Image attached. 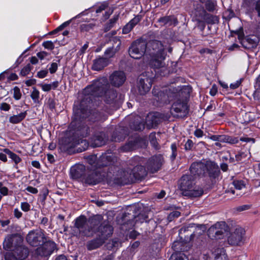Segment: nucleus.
<instances>
[{"label": "nucleus", "mask_w": 260, "mask_h": 260, "mask_svg": "<svg viewBox=\"0 0 260 260\" xmlns=\"http://www.w3.org/2000/svg\"><path fill=\"white\" fill-rule=\"evenodd\" d=\"M108 85L107 80L105 78H102L93 82L92 84L87 86L83 91V98L80 103V107L74 106L73 108L74 116L76 119L86 118L88 116L90 117V119L93 121L102 120L103 119L99 112L90 113L87 109L82 108V107L87 103L92 102L94 98L101 96L104 94V101L107 104L112 105L113 107L116 102L117 93L114 89H109L105 91Z\"/></svg>", "instance_id": "obj_1"}, {"label": "nucleus", "mask_w": 260, "mask_h": 260, "mask_svg": "<svg viewBox=\"0 0 260 260\" xmlns=\"http://www.w3.org/2000/svg\"><path fill=\"white\" fill-rule=\"evenodd\" d=\"M128 52L131 57L134 59L140 58L146 53L149 63L155 68L165 66L164 61L166 54L162 43L158 41H152L146 44L145 41L138 40L132 44Z\"/></svg>", "instance_id": "obj_2"}, {"label": "nucleus", "mask_w": 260, "mask_h": 260, "mask_svg": "<svg viewBox=\"0 0 260 260\" xmlns=\"http://www.w3.org/2000/svg\"><path fill=\"white\" fill-rule=\"evenodd\" d=\"M23 239L18 234L8 236L3 242V247L5 250L12 248V252L17 257L18 260H23L28 254V249L22 245Z\"/></svg>", "instance_id": "obj_3"}, {"label": "nucleus", "mask_w": 260, "mask_h": 260, "mask_svg": "<svg viewBox=\"0 0 260 260\" xmlns=\"http://www.w3.org/2000/svg\"><path fill=\"white\" fill-rule=\"evenodd\" d=\"M101 216H96L88 220L81 216L76 219L75 227L83 236H90L95 233L96 227L100 223Z\"/></svg>", "instance_id": "obj_4"}, {"label": "nucleus", "mask_w": 260, "mask_h": 260, "mask_svg": "<svg viewBox=\"0 0 260 260\" xmlns=\"http://www.w3.org/2000/svg\"><path fill=\"white\" fill-rule=\"evenodd\" d=\"M190 174H185L182 176L180 180L179 188L185 196L199 197L202 195V190L194 189L195 180Z\"/></svg>", "instance_id": "obj_5"}, {"label": "nucleus", "mask_w": 260, "mask_h": 260, "mask_svg": "<svg viewBox=\"0 0 260 260\" xmlns=\"http://www.w3.org/2000/svg\"><path fill=\"white\" fill-rule=\"evenodd\" d=\"M214 168L211 162H194L190 167L189 174L196 179L207 175L211 176Z\"/></svg>", "instance_id": "obj_6"}, {"label": "nucleus", "mask_w": 260, "mask_h": 260, "mask_svg": "<svg viewBox=\"0 0 260 260\" xmlns=\"http://www.w3.org/2000/svg\"><path fill=\"white\" fill-rule=\"evenodd\" d=\"M229 227L224 221L217 222L208 230V235L211 238L222 239L228 235Z\"/></svg>", "instance_id": "obj_7"}, {"label": "nucleus", "mask_w": 260, "mask_h": 260, "mask_svg": "<svg viewBox=\"0 0 260 260\" xmlns=\"http://www.w3.org/2000/svg\"><path fill=\"white\" fill-rule=\"evenodd\" d=\"M26 239L27 242L32 246H37L48 241L45 235L44 231L40 229L30 231Z\"/></svg>", "instance_id": "obj_8"}, {"label": "nucleus", "mask_w": 260, "mask_h": 260, "mask_svg": "<svg viewBox=\"0 0 260 260\" xmlns=\"http://www.w3.org/2000/svg\"><path fill=\"white\" fill-rule=\"evenodd\" d=\"M245 231L241 227L236 228L234 231L230 233L227 242L231 246H241L244 243Z\"/></svg>", "instance_id": "obj_9"}, {"label": "nucleus", "mask_w": 260, "mask_h": 260, "mask_svg": "<svg viewBox=\"0 0 260 260\" xmlns=\"http://www.w3.org/2000/svg\"><path fill=\"white\" fill-rule=\"evenodd\" d=\"M42 245L38 247L35 251V254L40 256H48L54 251L56 248L55 242L48 240L42 244Z\"/></svg>", "instance_id": "obj_10"}, {"label": "nucleus", "mask_w": 260, "mask_h": 260, "mask_svg": "<svg viewBox=\"0 0 260 260\" xmlns=\"http://www.w3.org/2000/svg\"><path fill=\"white\" fill-rule=\"evenodd\" d=\"M171 112L174 116L181 117L187 113V103L181 100H177L172 105Z\"/></svg>", "instance_id": "obj_11"}, {"label": "nucleus", "mask_w": 260, "mask_h": 260, "mask_svg": "<svg viewBox=\"0 0 260 260\" xmlns=\"http://www.w3.org/2000/svg\"><path fill=\"white\" fill-rule=\"evenodd\" d=\"M164 158L161 154L156 155L151 157L147 163V168L152 173L157 172L160 168Z\"/></svg>", "instance_id": "obj_12"}, {"label": "nucleus", "mask_w": 260, "mask_h": 260, "mask_svg": "<svg viewBox=\"0 0 260 260\" xmlns=\"http://www.w3.org/2000/svg\"><path fill=\"white\" fill-rule=\"evenodd\" d=\"M85 167L82 164H77L71 167L70 169V176L73 179L79 180L83 181L85 176L84 174Z\"/></svg>", "instance_id": "obj_13"}, {"label": "nucleus", "mask_w": 260, "mask_h": 260, "mask_svg": "<svg viewBox=\"0 0 260 260\" xmlns=\"http://www.w3.org/2000/svg\"><path fill=\"white\" fill-rule=\"evenodd\" d=\"M126 79L123 72H114L110 77L111 83L114 86L119 87L123 84Z\"/></svg>", "instance_id": "obj_14"}, {"label": "nucleus", "mask_w": 260, "mask_h": 260, "mask_svg": "<svg viewBox=\"0 0 260 260\" xmlns=\"http://www.w3.org/2000/svg\"><path fill=\"white\" fill-rule=\"evenodd\" d=\"M151 80L150 79L146 78L145 79L140 78L138 88L140 94H145L148 92L151 87Z\"/></svg>", "instance_id": "obj_15"}, {"label": "nucleus", "mask_w": 260, "mask_h": 260, "mask_svg": "<svg viewBox=\"0 0 260 260\" xmlns=\"http://www.w3.org/2000/svg\"><path fill=\"white\" fill-rule=\"evenodd\" d=\"M260 35L256 36L254 35H251L246 37V38L243 41V46L247 49H252L256 47L259 42V38Z\"/></svg>", "instance_id": "obj_16"}, {"label": "nucleus", "mask_w": 260, "mask_h": 260, "mask_svg": "<svg viewBox=\"0 0 260 260\" xmlns=\"http://www.w3.org/2000/svg\"><path fill=\"white\" fill-rule=\"evenodd\" d=\"M101 179V175L95 172L85 177L82 182L89 185H95L100 182Z\"/></svg>", "instance_id": "obj_17"}, {"label": "nucleus", "mask_w": 260, "mask_h": 260, "mask_svg": "<svg viewBox=\"0 0 260 260\" xmlns=\"http://www.w3.org/2000/svg\"><path fill=\"white\" fill-rule=\"evenodd\" d=\"M243 6L249 10L254 8L257 11L258 16H260V0H244Z\"/></svg>", "instance_id": "obj_18"}, {"label": "nucleus", "mask_w": 260, "mask_h": 260, "mask_svg": "<svg viewBox=\"0 0 260 260\" xmlns=\"http://www.w3.org/2000/svg\"><path fill=\"white\" fill-rule=\"evenodd\" d=\"M106 140L105 134L102 132L99 133L93 137L92 145L93 147L102 146L105 144Z\"/></svg>", "instance_id": "obj_19"}, {"label": "nucleus", "mask_w": 260, "mask_h": 260, "mask_svg": "<svg viewBox=\"0 0 260 260\" xmlns=\"http://www.w3.org/2000/svg\"><path fill=\"white\" fill-rule=\"evenodd\" d=\"M140 20L141 17L140 16L137 15L135 16L123 26L122 33L123 34H127L129 33Z\"/></svg>", "instance_id": "obj_20"}, {"label": "nucleus", "mask_w": 260, "mask_h": 260, "mask_svg": "<svg viewBox=\"0 0 260 260\" xmlns=\"http://www.w3.org/2000/svg\"><path fill=\"white\" fill-rule=\"evenodd\" d=\"M99 230L101 233V238L104 241L108 237L112 235L113 229L111 225L106 223L101 225Z\"/></svg>", "instance_id": "obj_21"}, {"label": "nucleus", "mask_w": 260, "mask_h": 260, "mask_svg": "<svg viewBox=\"0 0 260 260\" xmlns=\"http://www.w3.org/2000/svg\"><path fill=\"white\" fill-rule=\"evenodd\" d=\"M108 64V60L104 57H99L93 60L92 70L100 71Z\"/></svg>", "instance_id": "obj_22"}, {"label": "nucleus", "mask_w": 260, "mask_h": 260, "mask_svg": "<svg viewBox=\"0 0 260 260\" xmlns=\"http://www.w3.org/2000/svg\"><path fill=\"white\" fill-rule=\"evenodd\" d=\"M206 14V12L203 7L201 6L198 7L192 12L193 19L197 21H204Z\"/></svg>", "instance_id": "obj_23"}, {"label": "nucleus", "mask_w": 260, "mask_h": 260, "mask_svg": "<svg viewBox=\"0 0 260 260\" xmlns=\"http://www.w3.org/2000/svg\"><path fill=\"white\" fill-rule=\"evenodd\" d=\"M212 254L214 260H229L225 250L223 248L215 249Z\"/></svg>", "instance_id": "obj_24"}, {"label": "nucleus", "mask_w": 260, "mask_h": 260, "mask_svg": "<svg viewBox=\"0 0 260 260\" xmlns=\"http://www.w3.org/2000/svg\"><path fill=\"white\" fill-rule=\"evenodd\" d=\"M158 21L162 25L168 26L176 25L178 23L177 19L174 16H166L160 18Z\"/></svg>", "instance_id": "obj_25"}, {"label": "nucleus", "mask_w": 260, "mask_h": 260, "mask_svg": "<svg viewBox=\"0 0 260 260\" xmlns=\"http://www.w3.org/2000/svg\"><path fill=\"white\" fill-rule=\"evenodd\" d=\"M3 152L6 154H8L9 157L14 162L15 165L14 167L16 169H18V164L21 161V158L16 154L11 151L8 148H5L3 149Z\"/></svg>", "instance_id": "obj_26"}, {"label": "nucleus", "mask_w": 260, "mask_h": 260, "mask_svg": "<svg viewBox=\"0 0 260 260\" xmlns=\"http://www.w3.org/2000/svg\"><path fill=\"white\" fill-rule=\"evenodd\" d=\"M27 112L24 111L18 115H14L9 118V122L13 124H17L22 121L26 116Z\"/></svg>", "instance_id": "obj_27"}, {"label": "nucleus", "mask_w": 260, "mask_h": 260, "mask_svg": "<svg viewBox=\"0 0 260 260\" xmlns=\"http://www.w3.org/2000/svg\"><path fill=\"white\" fill-rule=\"evenodd\" d=\"M87 10H85V11L81 12L80 13H79V14H78L77 15H76V16H75L74 17L72 18L71 19H70V20H68L67 21L64 22L62 24H61L60 26H59L56 29H55L52 33L54 34L55 32H56L57 31H60V30H62L64 27H66V26H67L68 25H69L70 24V23L71 22L72 20L78 18H79L81 16H83V15H86L87 13H86V11Z\"/></svg>", "instance_id": "obj_28"}, {"label": "nucleus", "mask_w": 260, "mask_h": 260, "mask_svg": "<svg viewBox=\"0 0 260 260\" xmlns=\"http://www.w3.org/2000/svg\"><path fill=\"white\" fill-rule=\"evenodd\" d=\"M59 85V82L57 81H54L50 84H41L40 85L42 89L44 91L48 92L51 90H55Z\"/></svg>", "instance_id": "obj_29"}, {"label": "nucleus", "mask_w": 260, "mask_h": 260, "mask_svg": "<svg viewBox=\"0 0 260 260\" xmlns=\"http://www.w3.org/2000/svg\"><path fill=\"white\" fill-rule=\"evenodd\" d=\"M221 142L226 143L231 145L237 144L239 140L238 137L230 136L226 135H222Z\"/></svg>", "instance_id": "obj_30"}, {"label": "nucleus", "mask_w": 260, "mask_h": 260, "mask_svg": "<svg viewBox=\"0 0 260 260\" xmlns=\"http://www.w3.org/2000/svg\"><path fill=\"white\" fill-rule=\"evenodd\" d=\"M104 241L101 238L100 239L93 240L90 241L87 244V248L88 250H93L99 247Z\"/></svg>", "instance_id": "obj_31"}, {"label": "nucleus", "mask_w": 260, "mask_h": 260, "mask_svg": "<svg viewBox=\"0 0 260 260\" xmlns=\"http://www.w3.org/2000/svg\"><path fill=\"white\" fill-rule=\"evenodd\" d=\"M100 160L102 161V164H100V166H102L109 165L113 161L112 156L110 153L103 155L100 158Z\"/></svg>", "instance_id": "obj_32"}, {"label": "nucleus", "mask_w": 260, "mask_h": 260, "mask_svg": "<svg viewBox=\"0 0 260 260\" xmlns=\"http://www.w3.org/2000/svg\"><path fill=\"white\" fill-rule=\"evenodd\" d=\"M186 255L182 252H176L172 254L170 260H186Z\"/></svg>", "instance_id": "obj_33"}, {"label": "nucleus", "mask_w": 260, "mask_h": 260, "mask_svg": "<svg viewBox=\"0 0 260 260\" xmlns=\"http://www.w3.org/2000/svg\"><path fill=\"white\" fill-rule=\"evenodd\" d=\"M204 21L208 24H214L218 22V19L216 16L207 13Z\"/></svg>", "instance_id": "obj_34"}, {"label": "nucleus", "mask_w": 260, "mask_h": 260, "mask_svg": "<svg viewBox=\"0 0 260 260\" xmlns=\"http://www.w3.org/2000/svg\"><path fill=\"white\" fill-rule=\"evenodd\" d=\"M33 90L31 93L30 97L32 99V101L34 103H38L39 99L40 98V92L35 87L32 88Z\"/></svg>", "instance_id": "obj_35"}, {"label": "nucleus", "mask_w": 260, "mask_h": 260, "mask_svg": "<svg viewBox=\"0 0 260 260\" xmlns=\"http://www.w3.org/2000/svg\"><path fill=\"white\" fill-rule=\"evenodd\" d=\"M9 190L7 187L4 185L2 182H0V195L1 196H7L9 194Z\"/></svg>", "instance_id": "obj_36"}, {"label": "nucleus", "mask_w": 260, "mask_h": 260, "mask_svg": "<svg viewBox=\"0 0 260 260\" xmlns=\"http://www.w3.org/2000/svg\"><path fill=\"white\" fill-rule=\"evenodd\" d=\"M233 183L237 190H241L245 187V184L242 180H235Z\"/></svg>", "instance_id": "obj_37"}, {"label": "nucleus", "mask_w": 260, "mask_h": 260, "mask_svg": "<svg viewBox=\"0 0 260 260\" xmlns=\"http://www.w3.org/2000/svg\"><path fill=\"white\" fill-rule=\"evenodd\" d=\"M13 98L16 100H19L21 98V92L20 88L18 86H15L13 88Z\"/></svg>", "instance_id": "obj_38"}, {"label": "nucleus", "mask_w": 260, "mask_h": 260, "mask_svg": "<svg viewBox=\"0 0 260 260\" xmlns=\"http://www.w3.org/2000/svg\"><path fill=\"white\" fill-rule=\"evenodd\" d=\"M95 24L93 23L83 24L80 25V29L82 31H88L92 29Z\"/></svg>", "instance_id": "obj_39"}, {"label": "nucleus", "mask_w": 260, "mask_h": 260, "mask_svg": "<svg viewBox=\"0 0 260 260\" xmlns=\"http://www.w3.org/2000/svg\"><path fill=\"white\" fill-rule=\"evenodd\" d=\"M118 51L116 50V47L115 49L113 47L109 48L105 51V54L108 57H112Z\"/></svg>", "instance_id": "obj_40"}, {"label": "nucleus", "mask_w": 260, "mask_h": 260, "mask_svg": "<svg viewBox=\"0 0 260 260\" xmlns=\"http://www.w3.org/2000/svg\"><path fill=\"white\" fill-rule=\"evenodd\" d=\"M206 3V8L209 11H213L215 9L216 4L208 0L205 2Z\"/></svg>", "instance_id": "obj_41"}, {"label": "nucleus", "mask_w": 260, "mask_h": 260, "mask_svg": "<svg viewBox=\"0 0 260 260\" xmlns=\"http://www.w3.org/2000/svg\"><path fill=\"white\" fill-rule=\"evenodd\" d=\"M247 152H239L235 155L236 160L239 161L247 157Z\"/></svg>", "instance_id": "obj_42"}, {"label": "nucleus", "mask_w": 260, "mask_h": 260, "mask_svg": "<svg viewBox=\"0 0 260 260\" xmlns=\"http://www.w3.org/2000/svg\"><path fill=\"white\" fill-rule=\"evenodd\" d=\"M43 46L48 50H52L54 48V45L51 41H45L42 44Z\"/></svg>", "instance_id": "obj_43"}, {"label": "nucleus", "mask_w": 260, "mask_h": 260, "mask_svg": "<svg viewBox=\"0 0 260 260\" xmlns=\"http://www.w3.org/2000/svg\"><path fill=\"white\" fill-rule=\"evenodd\" d=\"M119 18V15H114L113 17L109 20V22L108 24L109 29L112 27L114 24L116 23Z\"/></svg>", "instance_id": "obj_44"}, {"label": "nucleus", "mask_w": 260, "mask_h": 260, "mask_svg": "<svg viewBox=\"0 0 260 260\" xmlns=\"http://www.w3.org/2000/svg\"><path fill=\"white\" fill-rule=\"evenodd\" d=\"M5 260H18L12 251L7 252L5 256Z\"/></svg>", "instance_id": "obj_45"}, {"label": "nucleus", "mask_w": 260, "mask_h": 260, "mask_svg": "<svg viewBox=\"0 0 260 260\" xmlns=\"http://www.w3.org/2000/svg\"><path fill=\"white\" fill-rule=\"evenodd\" d=\"M20 207L21 210L24 212H28L30 209V204L26 202H22L21 203Z\"/></svg>", "instance_id": "obj_46"}, {"label": "nucleus", "mask_w": 260, "mask_h": 260, "mask_svg": "<svg viewBox=\"0 0 260 260\" xmlns=\"http://www.w3.org/2000/svg\"><path fill=\"white\" fill-rule=\"evenodd\" d=\"M30 64H27L25 66L21 71L20 74L22 76H25L29 74L30 71Z\"/></svg>", "instance_id": "obj_47"}, {"label": "nucleus", "mask_w": 260, "mask_h": 260, "mask_svg": "<svg viewBox=\"0 0 260 260\" xmlns=\"http://www.w3.org/2000/svg\"><path fill=\"white\" fill-rule=\"evenodd\" d=\"M108 6V3L104 2L101 4L96 9L95 12L96 13L102 12L103 11L105 10Z\"/></svg>", "instance_id": "obj_48"}, {"label": "nucleus", "mask_w": 260, "mask_h": 260, "mask_svg": "<svg viewBox=\"0 0 260 260\" xmlns=\"http://www.w3.org/2000/svg\"><path fill=\"white\" fill-rule=\"evenodd\" d=\"M140 169L141 171H143L144 173H145V169L144 167L142 166H138L137 165L134 168L133 171H132V172L133 173V175L135 177H137L138 176H140L141 174L140 173H138V174H136V171L137 170Z\"/></svg>", "instance_id": "obj_49"}, {"label": "nucleus", "mask_w": 260, "mask_h": 260, "mask_svg": "<svg viewBox=\"0 0 260 260\" xmlns=\"http://www.w3.org/2000/svg\"><path fill=\"white\" fill-rule=\"evenodd\" d=\"M171 147L172 151L171 158L172 159L174 160L176 158L177 155V145L175 143H173L172 144Z\"/></svg>", "instance_id": "obj_50"}, {"label": "nucleus", "mask_w": 260, "mask_h": 260, "mask_svg": "<svg viewBox=\"0 0 260 260\" xmlns=\"http://www.w3.org/2000/svg\"><path fill=\"white\" fill-rule=\"evenodd\" d=\"M222 135H209L208 138L214 141L221 142Z\"/></svg>", "instance_id": "obj_51"}, {"label": "nucleus", "mask_w": 260, "mask_h": 260, "mask_svg": "<svg viewBox=\"0 0 260 260\" xmlns=\"http://www.w3.org/2000/svg\"><path fill=\"white\" fill-rule=\"evenodd\" d=\"M241 141L245 142L246 143H251L252 144L255 143V139L251 138H248L247 137H242L239 139Z\"/></svg>", "instance_id": "obj_52"}, {"label": "nucleus", "mask_w": 260, "mask_h": 260, "mask_svg": "<svg viewBox=\"0 0 260 260\" xmlns=\"http://www.w3.org/2000/svg\"><path fill=\"white\" fill-rule=\"evenodd\" d=\"M193 146V143L192 140L188 139L185 144L184 147L186 150H190Z\"/></svg>", "instance_id": "obj_53"}, {"label": "nucleus", "mask_w": 260, "mask_h": 260, "mask_svg": "<svg viewBox=\"0 0 260 260\" xmlns=\"http://www.w3.org/2000/svg\"><path fill=\"white\" fill-rule=\"evenodd\" d=\"M11 106L6 103H2L0 104V109L5 111H8L10 109Z\"/></svg>", "instance_id": "obj_54"}, {"label": "nucleus", "mask_w": 260, "mask_h": 260, "mask_svg": "<svg viewBox=\"0 0 260 260\" xmlns=\"http://www.w3.org/2000/svg\"><path fill=\"white\" fill-rule=\"evenodd\" d=\"M57 64L55 62H53L51 64L49 68V72L51 74L54 73L57 70Z\"/></svg>", "instance_id": "obj_55"}, {"label": "nucleus", "mask_w": 260, "mask_h": 260, "mask_svg": "<svg viewBox=\"0 0 260 260\" xmlns=\"http://www.w3.org/2000/svg\"><path fill=\"white\" fill-rule=\"evenodd\" d=\"M48 72V70H41L38 72L37 76L39 78H41V79L44 78L47 76Z\"/></svg>", "instance_id": "obj_56"}, {"label": "nucleus", "mask_w": 260, "mask_h": 260, "mask_svg": "<svg viewBox=\"0 0 260 260\" xmlns=\"http://www.w3.org/2000/svg\"><path fill=\"white\" fill-rule=\"evenodd\" d=\"M241 81L242 80L240 79L234 83H231L230 86V88L233 89L237 88L240 85L241 83Z\"/></svg>", "instance_id": "obj_57"}, {"label": "nucleus", "mask_w": 260, "mask_h": 260, "mask_svg": "<svg viewBox=\"0 0 260 260\" xmlns=\"http://www.w3.org/2000/svg\"><path fill=\"white\" fill-rule=\"evenodd\" d=\"M49 54L45 51H41L37 54V57L39 58L41 60H43L45 58V57H46Z\"/></svg>", "instance_id": "obj_58"}, {"label": "nucleus", "mask_w": 260, "mask_h": 260, "mask_svg": "<svg viewBox=\"0 0 260 260\" xmlns=\"http://www.w3.org/2000/svg\"><path fill=\"white\" fill-rule=\"evenodd\" d=\"M180 215V213L179 211H173L169 214V215L168 216V218L170 220H171L172 218L178 217Z\"/></svg>", "instance_id": "obj_59"}, {"label": "nucleus", "mask_w": 260, "mask_h": 260, "mask_svg": "<svg viewBox=\"0 0 260 260\" xmlns=\"http://www.w3.org/2000/svg\"><path fill=\"white\" fill-rule=\"evenodd\" d=\"M112 41L115 43H118V45L116 46V50H119L120 49V46L121 45V41L120 38L118 37H115L113 38Z\"/></svg>", "instance_id": "obj_60"}, {"label": "nucleus", "mask_w": 260, "mask_h": 260, "mask_svg": "<svg viewBox=\"0 0 260 260\" xmlns=\"http://www.w3.org/2000/svg\"><path fill=\"white\" fill-rule=\"evenodd\" d=\"M14 215L15 217L19 219L22 216V213L18 208H15L14 210Z\"/></svg>", "instance_id": "obj_61"}, {"label": "nucleus", "mask_w": 260, "mask_h": 260, "mask_svg": "<svg viewBox=\"0 0 260 260\" xmlns=\"http://www.w3.org/2000/svg\"><path fill=\"white\" fill-rule=\"evenodd\" d=\"M204 132L201 129H197L194 132V135L198 138H201L203 136Z\"/></svg>", "instance_id": "obj_62"}, {"label": "nucleus", "mask_w": 260, "mask_h": 260, "mask_svg": "<svg viewBox=\"0 0 260 260\" xmlns=\"http://www.w3.org/2000/svg\"><path fill=\"white\" fill-rule=\"evenodd\" d=\"M26 190L28 192H30L31 193H34V194H36L38 192V190L36 188L32 187V186H28L26 188Z\"/></svg>", "instance_id": "obj_63"}, {"label": "nucleus", "mask_w": 260, "mask_h": 260, "mask_svg": "<svg viewBox=\"0 0 260 260\" xmlns=\"http://www.w3.org/2000/svg\"><path fill=\"white\" fill-rule=\"evenodd\" d=\"M250 207H251V206L249 205H242V206H240L238 207L237 208V210H238V211H242L250 209Z\"/></svg>", "instance_id": "obj_64"}]
</instances>
